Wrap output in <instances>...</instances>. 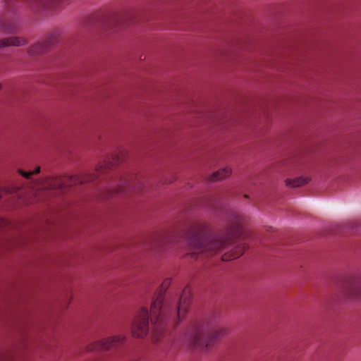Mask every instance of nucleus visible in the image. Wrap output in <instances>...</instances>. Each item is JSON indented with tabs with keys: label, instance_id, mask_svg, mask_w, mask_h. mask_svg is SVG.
Here are the masks:
<instances>
[{
	"label": "nucleus",
	"instance_id": "obj_1",
	"mask_svg": "<svg viewBox=\"0 0 361 361\" xmlns=\"http://www.w3.org/2000/svg\"><path fill=\"white\" fill-rule=\"evenodd\" d=\"M243 218L242 215L235 214L228 226L221 233L214 235H207V228L205 224L196 223L188 231V246L190 251L188 255L196 258L199 253H215L228 247L238 235Z\"/></svg>",
	"mask_w": 361,
	"mask_h": 361
},
{
	"label": "nucleus",
	"instance_id": "obj_2",
	"mask_svg": "<svg viewBox=\"0 0 361 361\" xmlns=\"http://www.w3.org/2000/svg\"><path fill=\"white\" fill-rule=\"evenodd\" d=\"M170 284V280L166 279L161 286V289L166 288ZM191 290L185 287L180 297H165L162 290L153 300L151 305L150 320L154 331H159L167 322H177L188 312L190 305Z\"/></svg>",
	"mask_w": 361,
	"mask_h": 361
},
{
	"label": "nucleus",
	"instance_id": "obj_3",
	"mask_svg": "<svg viewBox=\"0 0 361 361\" xmlns=\"http://www.w3.org/2000/svg\"><path fill=\"white\" fill-rule=\"evenodd\" d=\"M228 332L226 327L220 326L216 318L212 317L192 327L187 336L194 346L208 349L213 343L226 336Z\"/></svg>",
	"mask_w": 361,
	"mask_h": 361
},
{
	"label": "nucleus",
	"instance_id": "obj_4",
	"mask_svg": "<svg viewBox=\"0 0 361 361\" xmlns=\"http://www.w3.org/2000/svg\"><path fill=\"white\" fill-rule=\"evenodd\" d=\"M84 178L78 176H59L48 180L44 187L49 190L62 192L66 188L76 184H82Z\"/></svg>",
	"mask_w": 361,
	"mask_h": 361
},
{
	"label": "nucleus",
	"instance_id": "obj_5",
	"mask_svg": "<svg viewBox=\"0 0 361 361\" xmlns=\"http://www.w3.org/2000/svg\"><path fill=\"white\" fill-rule=\"evenodd\" d=\"M149 312L147 308H142L137 316L132 327L133 336L139 338L145 336L149 331Z\"/></svg>",
	"mask_w": 361,
	"mask_h": 361
},
{
	"label": "nucleus",
	"instance_id": "obj_6",
	"mask_svg": "<svg viewBox=\"0 0 361 361\" xmlns=\"http://www.w3.org/2000/svg\"><path fill=\"white\" fill-rule=\"evenodd\" d=\"M125 338L121 336H110L107 338L91 343L88 347L89 351H102L116 348L121 345Z\"/></svg>",
	"mask_w": 361,
	"mask_h": 361
},
{
	"label": "nucleus",
	"instance_id": "obj_7",
	"mask_svg": "<svg viewBox=\"0 0 361 361\" xmlns=\"http://www.w3.org/2000/svg\"><path fill=\"white\" fill-rule=\"evenodd\" d=\"M25 1L32 9L56 12L61 8L64 0H25Z\"/></svg>",
	"mask_w": 361,
	"mask_h": 361
},
{
	"label": "nucleus",
	"instance_id": "obj_8",
	"mask_svg": "<svg viewBox=\"0 0 361 361\" xmlns=\"http://www.w3.org/2000/svg\"><path fill=\"white\" fill-rule=\"evenodd\" d=\"M142 183L137 175H130L123 177L119 180V184L115 189L114 192L122 193L126 190H133L139 192L141 190Z\"/></svg>",
	"mask_w": 361,
	"mask_h": 361
},
{
	"label": "nucleus",
	"instance_id": "obj_9",
	"mask_svg": "<svg viewBox=\"0 0 361 361\" xmlns=\"http://www.w3.org/2000/svg\"><path fill=\"white\" fill-rule=\"evenodd\" d=\"M344 295L352 300H361V276L348 280L342 289Z\"/></svg>",
	"mask_w": 361,
	"mask_h": 361
},
{
	"label": "nucleus",
	"instance_id": "obj_10",
	"mask_svg": "<svg viewBox=\"0 0 361 361\" xmlns=\"http://www.w3.org/2000/svg\"><path fill=\"white\" fill-rule=\"evenodd\" d=\"M56 34H51L44 41L37 42L31 46L27 51L28 54L33 56L45 51L50 46L56 42Z\"/></svg>",
	"mask_w": 361,
	"mask_h": 361
},
{
	"label": "nucleus",
	"instance_id": "obj_11",
	"mask_svg": "<svg viewBox=\"0 0 361 361\" xmlns=\"http://www.w3.org/2000/svg\"><path fill=\"white\" fill-rule=\"evenodd\" d=\"M176 238V233L175 231L166 232L161 235L159 236L155 240L156 246L164 249L169 245L172 244L175 242Z\"/></svg>",
	"mask_w": 361,
	"mask_h": 361
},
{
	"label": "nucleus",
	"instance_id": "obj_12",
	"mask_svg": "<svg viewBox=\"0 0 361 361\" xmlns=\"http://www.w3.org/2000/svg\"><path fill=\"white\" fill-rule=\"evenodd\" d=\"M27 41L23 37H8L0 39V49L8 47H21L25 45Z\"/></svg>",
	"mask_w": 361,
	"mask_h": 361
},
{
	"label": "nucleus",
	"instance_id": "obj_13",
	"mask_svg": "<svg viewBox=\"0 0 361 361\" xmlns=\"http://www.w3.org/2000/svg\"><path fill=\"white\" fill-rule=\"evenodd\" d=\"M0 28L6 34H13L18 30V23L13 20L0 19Z\"/></svg>",
	"mask_w": 361,
	"mask_h": 361
},
{
	"label": "nucleus",
	"instance_id": "obj_14",
	"mask_svg": "<svg viewBox=\"0 0 361 361\" xmlns=\"http://www.w3.org/2000/svg\"><path fill=\"white\" fill-rule=\"evenodd\" d=\"M231 173V169L228 167L222 169L214 172L209 178V181H217L223 180L229 176Z\"/></svg>",
	"mask_w": 361,
	"mask_h": 361
},
{
	"label": "nucleus",
	"instance_id": "obj_15",
	"mask_svg": "<svg viewBox=\"0 0 361 361\" xmlns=\"http://www.w3.org/2000/svg\"><path fill=\"white\" fill-rule=\"evenodd\" d=\"M246 249H247V246L245 245H244V244L239 245H238V247H236L235 248V250H233L232 252V253L231 254V257L228 256L227 255H225L223 256V259L224 260H231V259L238 258L243 254V252H245V250Z\"/></svg>",
	"mask_w": 361,
	"mask_h": 361
},
{
	"label": "nucleus",
	"instance_id": "obj_16",
	"mask_svg": "<svg viewBox=\"0 0 361 361\" xmlns=\"http://www.w3.org/2000/svg\"><path fill=\"white\" fill-rule=\"evenodd\" d=\"M309 180L310 179L308 178L300 177L294 180L287 179L286 184L291 187L296 188L307 183Z\"/></svg>",
	"mask_w": 361,
	"mask_h": 361
},
{
	"label": "nucleus",
	"instance_id": "obj_17",
	"mask_svg": "<svg viewBox=\"0 0 361 361\" xmlns=\"http://www.w3.org/2000/svg\"><path fill=\"white\" fill-rule=\"evenodd\" d=\"M121 159V158L119 156H116L112 158V161L109 160V161H104V164H102L99 166V169H97V173H99V171H104L107 169H109L114 164H116L120 162Z\"/></svg>",
	"mask_w": 361,
	"mask_h": 361
},
{
	"label": "nucleus",
	"instance_id": "obj_18",
	"mask_svg": "<svg viewBox=\"0 0 361 361\" xmlns=\"http://www.w3.org/2000/svg\"><path fill=\"white\" fill-rule=\"evenodd\" d=\"M39 172H40V166H36L35 170L27 171V172L23 171V170H19V173L27 179H29L31 177V176H32L34 174H37Z\"/></svg>",
	"mask_w": 361,
	"mask_h": 361
},
{
	"label": "nucleus",
	"instance_id": "obj_19",
	"mask_svg": "<svg viewBox=\"0 0 361 361\" xmlns=\"http://www.w3.org/2000/svg\"><path fill=\"white\" fill-rule=\"evenodd\" d=\"M78 176H81V177H83L84 178V181L82 182L83 183H85V182H87V181H90V180H93L96 176H98V174H96V175H78Z\"/></svg>",
	"mask_w": 361,
	"mask_h": 361
},
{
	"label": "nucleus",
	"instance_id": "obj_20",
	"mask_svg": "<svg viewBox=\"0 0 361 361\" xmlns=\"http://www.w3.org/2000/svg\"><path fill=\"white\" fill-rule=\"evenodd\" d=\"M9 222L7 219H0V227L8 225Z\"/></svg>",
	"mask_w": 361,
	"mask_h": 361
},
{
	"label": "nucleus",
	"instance_id": "obj_21",
	"mask_svg": "<svg viewBox=\"0 0 361 361\" xmlns=\"http://www.w3.org/2000/svg\"><path fill=\"white\" fill-rule=\"evenodd\" d=\"M11 192V191L6 188L0 189V199L2 197L3 195L6 193Z\"/></svg>",
	"mask_w": 361,
	"mask_h": 361
},
{
	"label": "nucleus",
	"instance_id": "obj_22",
	"mask_svg": "<svg viewBox=\"0 0 361 361\" xmlns=\"http://www.w3.org/2000/svg\"><path fill=\"white\" fill-rule=\"evenodd\" d=\"M1 89V84L0 83V90Z\"/></svg>",
	"mask_w": 361,
	"mask_h": 361
}]
</instances>
